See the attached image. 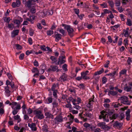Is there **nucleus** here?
Instances as JSON below:
<instances>
[{
    "label": "nucleus",
    "mask_w": 132,
    "mask_h": 132,
    "mask_svg": "<svg viewBox=\"0 0 132 132\" xmlns=\"http://www.w3.org/2000/svg\"><path fill=\"white\" fill-rule=\"evenodd\" d=\"M97 125L98 127H100L101 129L105 130H108L110 129V127L107 125H106L104 122H100L98 123Z\"/></svg>",
    "instance_id": "obj_4"
},
{
    "label": "nucleus",
    "mask_w": 132,
    "mask_h": 132,
    "mask_svg": "<svg viewBox=\"0 0 132 132\" xmlns=\"http://www.w3.org/2000/svg\"><path fill=\"white\" fill-rule=\"evenodd\" d=\"M42 67V66H40V68L41 69H40L39 70V74H42L44 72V69H41V67Z\"/></svg>",
    "instance_id": "obj_57"
},
{
    "label": "nucleus",
    "mask_w": 132,
    "mask_h": 132,
    "mask_svg": "<svg viewBox=\"0 0 132 132\" xmlns=\"http://www.w3.org/2000/svg\"><path fill=\"white\" fill-rule=\"evenodd\" d=\"M119 16L122 21H124L126 19V16L123 14H121Z\"/></svg>",
    "instance_id": "obj_37"
},
{
    "label": "nucleus",
    "mask_w": 132,
    "mask_h": 132,
    "mask_svg": "<svg viewBox=\"0 0 132 132\" xmlns=\"http://www.w3.org/2000/svg\"><path fill=\"white\" fill-rule=\"evenodd\" d=\"M55 41L56 42H58L59 40L61 39L62 37L61 34H58L57 32L55 31Z\"/></svg>",
    "instance_id": "obj_10"
},
{
    "label": "nucleus",
    "mask_w": 132,
    "mask_h": 132,
    "mask_svg": "<svg viewBox=\"0 0 132 132\" xmlns=\"http://www.w3.org/2000/svg\"><path fill=\"white\" fill-rule=\"evenodd\" d=\"M24 119L26 121H28V120L29 117L27 114H25L24 115L23 117Z\"/></svg>",
    "instance_id": "obj_50"
},
{
    "label": "nucleus",
    "mask_w": 132,
    "mask_h": 132,
    "mask_svg": "<svg viewBox=\"0 0 132 132\" xmlns=\"http://www.w3.org/2000/svg\"><path fill=\"white\" fill-rule=\"evenodd\" d=\"M30 12L32 13H34L36 12V9L34 6H32L31 7Z\"/></svg>",
    "instance_id": "obj_33"
},
{
    "label": "nucleus",
    "mask_w": 132,
    "mask_h": 132,
    "mask_svg": "<svg viewBox=\"0 0 132 132\" xmlns=\"http://www.w3.org/2000/svg\"><path fill=\"white\" fill-rule=\"evenodd\" d=\"M43 130L45 132H47L48 131V127L46 125H44L42 127Z\"/></svg>",
    "instance_id": "obj_28"
},
{
    "label": "nucleus",
    "mask_w": 132,
    "mask_h": 132,
    "mask_svg": "<svg viewBox=\"0 0 132 132\" xmlns=\"http://www.w3.org/2000/svg\"><path fill=\"white\" fill-rule=\"evenodd\" d=\"M65 106L67 108H69L70 110H71V109L72 108H71L72 106L70 103H68L66 104Z\"/></svg>",
    "instance_id": "obj_51"
},
{
    "label": "nucleus",
    "mask_w": 132,
    "mask_h": 132,
    "mask_svg": "<svg viewBox=\"0 0 132 132\" xmlns=\"http://www.w3.org/2000/svg\"><path fill=\"white\" fill-rule=\"evenodd\" d=\"M126 24L129 26H132V21L129 19L127 18V21L126 22Z\"/></svg>",
    "instance_id": "obj_24"
},
{
    "label": "nucleus",
    "mask_w": 132,
    "mask_h": 132,
    "mask_svg": "<svg viewBox=\"0 0 132 132\" xmlns=\"http://www.w3.org/2000/svg\"><path fill=\"white\" fill-rule=\"evenodd\" d=\"M14 118L15 120H17L18 122H20L21 120L20 116L18 115L14 116Z\"/></svg>",
    "instance_id": "obj_27"
},
{
    "label": "nucleus",
    "mask_w": 132,
    "mask_h": 132,
    "mask_svg": "<svg viewBox=\"0 0 132 132\" xmlns=\"http://www.w3.org/2000/svg\"><path fill=\"white\" fill-rule=\"evenodd\" d=\"M59 30V32L62 34V35H65V31L63 29H61L59 30Z\"/></svg>",
    "instance_id": "obj_40"
},
{
    "label": "nucleus",
    "mask_w": 132,
    "mask_h": 132,
    "mask_svg": "<svg viewBox=\"0 0 132 132\" xmlns=\"http://www.w3.org/2000/svg\"><path fill=\"white\" fill-rule=\"evenodd\" d=\"M50 67L51 68L52 71H55L56 70V72H58L61 70L59 69H58V67L57 65H51Z\"/></svg>",
    "instance_id": "obj_18"
},
{
    "label": "nucleus",
    "mask_w": 132,
    "mask_h": 132,
    "mask_svg": "<svg viewBox=\"0 0 132 132\" xmlns=\"http://www.w3.org/2000/svg\"><path fill=\"white\" fill-rule=\"evenodd\" d=\"M85 15L84 14H82L79 15L78 14L77 16L81 20H82L83 19V17Z\"/></svg>",
    "instance_id": "obj_55"
},
{
    "label": "nucleus",
    "mask_w": 132,
    "mask_h": 132,
    "mask_svg": "<svg viewBox=\"0 0 132 132\" xmlns=\"http://www.w3.org/2000/svg\"><path fill=\"white\" fill-rule=\"evenodd\" d=\"M41 14L42 17H44L47 15V12L46 10H43L41 12Z\"/></svg>",
    "instance_id": "obj_36"
},
{
    "label": "nucleus",
    "mask_w": 132,
    "mask_h": 132,
    "mask_svg": "<svg viewBox=\"0 0 132 132\" xmlns=\"http://www.w3.org/2000/svg\"><path fill=\"white\" fill-rule=\"evenodd\" d=\"M20 4V0H17L16 2H13L12 4V6L13 8L19 7Z\"/></svg>",
    "instance_id": "obj_12"
},
{
    "label": "nucleus",
    "mask_w": 132,
    "mask_h": 132,
    "mask_svg": "<svg viewBox=\"0 0 132 132\" xmlns=\"http://www.w3.org/2000/svg\"><path fill=\"white\" fill-rule=\"evenodd\" d=\"M17 104V102H13L11 103H10L9 104L10 106H11V108H14V106H15V105H16Z\"/></svg>",
    "instance_id": "obj_35"
},
{
    "label": "nucleus",
    "mask_w": 132,
    "mask_h": 132,
    "mask_svg": "<svg viewBox=\"0 0 132 132\" xmlns=\"http://www.w3.org/2000/svg\"><path fill=\"white\" fill-rule=\"evenodd\" d=\"M84 115L86 117H88L89 118H90L92 116L91 114L89 113L88 111H86L85 112V114H84Z\"/></svg>",
    "instance_id": "obj_25"
},
{
    "label": "nucleus",
    "mask_w": 132,
    "mask_h": 132,
    "mask_svg": "<svg viewBox=\"0 0 132 132\" xmlns=\"http://www.w3.org/2000/svg\"><path fill=\"white\" fill-rule=\"evenodd\" d=\"M15 106H16V107H14V108H15V109L18 110L21 109V106L20 105L18 104L17 103L16 105Z\"/></svg>",
    "instance_id": "obj_53"
},
{
    "label": "nucleus",
    "mask_w": 132,
    "mask_h": 132,
    "mask_svg": "<svg viewBox=\"0 0 132 132\" xmlns=\"http://www.w3.org/2000/svg\"><path fill=\"white\" fill-rule=\"evenodd\" d=\"M88 73L89 71L88 70H86L81 73V75L82 78V79L84 80L89 79H90V78L89 77L87 76L88 75Z\"/></svg>",
    "instance_id": "obj_6"
},
{
    "label": "nucleus",
    "mask_w": 132,
    "mask_h": 132,
    "mask_svg": "<svg viewBox=\"0 0 132 132\" xmlns=\"http://www.w3.org/2000/svg\"><path fill=\"white\" fill-rule=\"evenodd\" d=\"M46 33L48 35L50 36L53 34L54 32L53 30H48L47 31Z\"/></svg>",
    "instance_id": "obj_31"
},
{
    "label": "nucleus",
    "mask_w": 132,
    "mask_h": 132,
    "mask_svg": "<svg viewBox=\"0 0 132 132\" xmlns=\"http://www.w3.org/2000/svg\"><path fill=\"white\" fill-rule=\"evenodd\" d=\"M104 72V69L103 68H101L100 70L99 71H98L95 72L94 74L93 77L94 78H95V76L97 75H98L101 74L103 72Z\"/></svg>",
    "instance_id": "obj_19"
},
{
    "label": "nucleus",
    "mask_w": 132,
    "mask_h": 132,
    "mask_svg": "<svg viewBox=\"0 0 132 132\" xmlns=\"http://www.w3.org/2000/svg\"><path fill=\"white\" fill-rule=\"evenodd\" d=\"M110 61H107L106 62V63L104 65V67L105 68H108V65L109 64Z\"/></svg>",
    "instance_id": "obj_61"
},
{
    "label": "nucleus",
    "mask_w": 132,
    "mask_h": 132,
    "mask_svg": "<svg viewBox=\"0 0 132 132\" xmlns=\"http://www.w3.org/2000/svg\"><path fill=\"white\" fill-rule=\"evenodd\" d=\"M45 115L46 117V118H52L53 117V116L50 112H45Z\"/></svg>",
    "instance_id": "obj_22"
},
{
    "label": "nucleus",
    "mask_w": 132,
    "mask_h": 132,
    "mask_svg": "<svg viewBox=\"0 0 132 132\" xmlns=\"http://www.w3.org/2000/svg\"><path fill=\"white\" fill-rule=\"evenodd\" d=\"M6 84L7 86H8L9 85H10L12 89H13L15 88L14 83L12 81L10 82L9 81L7 80L6 81Z\"/></svg>",
    "instance_id": "obj_15"
},
{
    "label": "nucleus",
    "mask_w": 132,
    "mask_h": 132,
    "mask_svg": "<svg viewBox=\"0 0 132 132\" xmlns=\"http://www.w3.org/2000/svg\"><path fill=\"white\" fill-rule=\"evenodd\" d=\"M28 126L31 129L32 131H35L37 130V128L36 127V125L35 122H31L28 123Z\"/></svg>",
    "instance_id": "obj_7"
},
{
    "label": "nucleus",
    "mask_w": 132,
    "mask_h": 132,
    "mask_svg": "<svg viewBox=\"0 0 132 132\" xmlns=\"http://www.w3.org/2000/svg\"><path fill=\"white\" fill-rule=\"evenodd\" d=\"M123 32L124 36L126 37H128L129 36L128 31L124 30Z\"/></svg>",
    "instance_id": "obj_54"
},
{
    "label": "nucleus",
    "mask_w": 132,
    "mask_h": 132,
    "mask_svg": "<svg viewBox=\"0 0 132 132\" xmlns=\"http://www.w3.org/2000/svg\"><path fill=\"white\" fill-rule=\"evenodd\" d=\"M31 71L33 73L39 72V70L36 68H34Z\"/></svg>",
    "instance_id": "obj_34"
},
{
    "label": "nucleus",
    "mask_w": 132,
    "mask_h": 132,
    "mask_svg": "<svg viewBox=\"0 0 132 132\" xmlns=\"http://www.w3.org/2000/svg\"><path fill=\"white\" fill-rule=\"evenodd\" d=\"M77 103L75 104V105H74V106H73V108H75L77 110H79L80 109L81 107L80 106H79L78 105H77Z\"/></svg>",
    "instance_id": "obj_48"
},
{
    "label": "nucleus",
    "mask_w": 132,
    "mask_h": 132,
    "mask_svg": "<svg viewBox=\"0 0 132 132\" xmlns=\"http://www.w3.org/2000/svg\"><path fill=\"white\" fill-rule=\"evenodd\" d=\"M63 118L62 116L59 115L57 116L55 119V123L58 124L59 123H61L63 121Z\"/></svg>",
    "instance_id": "obj_8"
},
{
    "label": "nucleus",
    "mask_w": 132,
    "mask_h": 132,
    "mask_svg": "<svg viewBox=\"0 0 132 132\" xmlns=\"http://www.w3.org/2000/svg\"><path fill=\"white\" fill-rule=\"evenodd\" d=\"M50 59L54 62H55L57 61V58L54 56H51L50 57Z\"/></svg>",
    "instance_id": "obj_32"
},
{
    "label": "nucleus",
    "mask_w": 132,
    "mask_h": 132,
    "mask_svg": "<svg viewBox=\"0 0 132 132\" xmlns=\"http://www.w3.org/2000/svg\"><path fill=\"white\" fill-rule=\"evenodd\" d=\"M14 27V25L12 23L8 24V27L11 30H12Z\"/></svg>",
    "instance_id": "obj_46"
},
{
    "label": "nucleus",
    "mask_w": 132,
    "mask_h": 132,
    "mask_svg": "<svg viewBox=\"0 0 132 132\" xmlns=\"http://www.w3.org/2000/svg\"><path fill=\"white\" fill-rule=\"evenodd\" d=\"M67 80V75L65 73H63L59 78V80L61 82L66 81Z\"/></svg>",
    "instance_id": "obj_9"
},
{
    "label": "nucleus",
    "mask_w": 132,
    "mask_h": 132,
    "mask_svg": "<svg viewBox=\"0 0 132 132\" xmlns=\"http://www.w3.org/2000/svg\"><path fill=\"white\" fill-rule=\"evenodd\" d=\"M29 18H26V20L30 21L31 23L33 24L34 23L33 21L35 19V17L34 16H29Z\"/></svg>",
    "instance_id": "obj_21"
},
{
    "label": "nucleus",
    "mask_w": 132,
    "mask_h": 132,
    "mask_svg": "<svg viewBox=\"0 0 132 132\" xmlns=\"http://www.w3.org/2000/svg\"><path fill=\"white\" fill-rule=\"evenodd\" d=\"M113 106L115 108H117L118 107L121 106L120 103H114L113 104Z\"/></svg>",
    "instance_id": "obj_29"
},
{
    "label": "nucleus",
    "mask_w": 132,
    "mask_h": 132,
    "mask_svg": "<svg viewBox=\"0 0 132 132\" xmlns=\"http://www.w3.org/2000/svg\"><path fill=\"white\" fill-rule=\"evenodd\" d=\"M118 94V92L116 91H110L108 93V95H109L111 94L113 96L116 95Z\"/></svg>",
    "instance_id": "obj_26"
},
{
    "label": "nucleus",
    "mask_w": 132,
    "mask_h": 132,
    "mask_svg": "<svg viewBox=\"0 0 132 132\" xmlns=\"http://www.w3.org/2000/svg\"><path fill=\"white\" fill-rule=\"evenodd\" d=\"M19 32V30H13L11 33V37L13 38L14 37L18 35Z\"/></svg>",
    "instance_id": "obj_20"
},
{
    "label": "nucleus",
    "mask_w": 132,
    "mask_h": 132,
    "mask_svg": "<svg viewBox=\"0 0 132 132\" xmlns=\"http://www.w3.org/2000/svg\"><path fill=\"white\" fill-rule=\"evenodd\" d=\"M109 5L111 7H114V3L112 1H109L108 2Z\"/></svg>",
    "instance_id": "obj_42"
},
{
    "label": "nucleus",
    "mask_w": 132,
    "mask_h": 132,
    "mask_svg": "<svg viewBox=\"0 0 132 132\" xmlns=\"http://www.w3.org/2000/svg\"><path fill=\"white\" fill-rule=\"evenodd\" d=\"M47 100L48 102V103H51L52 102V98L51 97H48Z\"/></svg>",
    "instance_id": "obj_52"
},
{
    "label": "nucleus",
    "mask_w": 132,
    "mask_h": 132,
    "mask_svg": "<svg viewBox=\"0 0 132 132\" xmlns=\"http://www.w3.org/2000/svg\"><path fill=\"white\" fill-rule=\"evenodd\" d=\"M7 75L9 79L11 80H13V78L11 74L9 73H7Z\"/></svg>",
    "instance_id": "obj_64"
},
{
    "label": "nucleus",
    "mask_w": 132,
    "mask_h": 132,
    "mask_svg": "<svg viewBox=\"0 0 132 132\" xmlns=\"http://www.w3.org/2000/svg\"><path fill=\"white\" fill-rule=\"evenodd\" d=\"M4 20L5 22L9 23L10 20V18L9 17H5L4 18Z\"/></svg>",
    "instance_id": "obj_43"
},
{
    "label": "nucleus",
    "mask_w": 132,
    "mask_h": 132,
    "mask_svg": "<svg viewBox=\"0 0 132 132\" xmlns=\"http://www.w3.org/2000/svg\"><path fill=\"white\" fill-rule=\"evenodd\" d=\"M71 109L70 112L72 113L73 114H77L78 113V111H77L76 110H74Z\"/></svg>",
    "instance_id": "obj_56"
},
{
    "label": "nucleus",
    "mask_w": 132,
    "mask_h": 132,
    "mask_svg": "<svg viewBox=\"0 0 132 132\" xmlns=\"http://www.w3.org/2000/svg\"><path fill=\"white\" fill-rule=\"evenodd\" d=\"M132 88L130 86H127L125 88V90L127 92H129L131 91Z\"/></svg>",
    "instance_id": "obj_30"
},
{
    "label": "nucleus",
    "mask_w": 132,
    "mask_h": 132,
    "mask_svg": "<svg viewBox=\"0 0 132 132\" xmlns=\"http://www.w3.org/2000/svg\"><path fill=\"white\" fill-rule=\"evenodd\" d=\"M115 5L116 6H119L120 5V3L119 1L117 0L116 1Z\"/></svg>",
    "instance_id": "obj_58"
},
{
    "label": "nucleus",
    "mask_w": 132,
    "mask_h": 132,
    "mask_svg": "<svg viewBox=\"0 0 132 132\" xmlns=\"http://www.w3.org/2000/svg\"><path fill=\"white\" fill-rule=\"evenodd\" d=\"M128 98L126 96L121 97L120 98L121 102L123 104L130 105V104L131 102L128 100Z\"/></svg>",
    "instance_id": "obj_5"
},
{
    "label": "nucleus",
    "mask_w": 132,
    "mask_h": 132,
    "mask_svg": "<svg viewBox=\"0 0 132 132\" xmlns=\"http://www.w3.org/2000/svg\"><path fill=\"white\" fill-rule=\"evenodd\" d=\"M117 9L119 12L121 13L123 10V9L121 7H117Z\"/></svg>",
    "instance_id": "obj_63"
},
{
    "label": "nucleus",
    "mask_w": 132,
    "mask_h": 132,
    "mask_svg": "<svg viewBox=\"0 0 132 132\" xmlns=\"http://www.w3.org/2000/svg\"><path fill=\"white\" fill-rule=\"evenodd\" d=\"M82 113H80L79 114V118L82 119H83V121H86L87 120L86 118H85L82 116Z\"/></svg>",
    "instance_id": "obj_44"
},
{
    "label": "nucleus",
    "mask_w": 132,
    "mask_h": 132,
    "mask_svg": "<svg viewBox=\"0 0 132 132\" xmlns=\"http://www.w3.org/2000/svg\"><path fill=\"white\" fill-rule=\"evenodd\" d=\"M130 109H128L126 112V119L128 121L129 120L130 117Z\"/></svg>",
    "instance_id": "obj_17"
},
{
    "label": "nucleus",
    "mask_w": 132,
    "mask_h": 132,
    "mask_svg": "<svg viewBox=\"0 0 132 132\" xmlns=\"http://www.w3.org/2000/svg\"><path fill=\"white\" fill-rule=\"evenodd\" d=\"M40 48L42 49V50L44 51H46V48L45 46L44 45H40Z\"/></svg>",
    "instance_id": "obj_49"
},
{
    "label": "nucleus",
    "mask_w": 132,
    "mask_h": 132,
    "mask_svg": "<svg viewBox=\"0 0 132 132\" xmlns=\"http://www.w3.org/2000/svg\"><path fill=\"white\" fill-rule=\"evenodd\" d=\"M67 65L66 64H64L63 65L62 67V68L63 70L65 71H67L68 70L67 69Z\"/></svg>",
    "instance_id": "obj_41"
},
{
    "label": "nucleus",
    "mask_w": 132,
    "mask_h": 132,
    "mask_svg": "<svg viewBox=\"0 0 132 132\" xmlns=\"http://www.w3.org/2000/svg\"><path fill=\"white\" fill-rule=\"evenodd\" d=\"M23 21V19L21 18H20V19L17 20L15 19L14 20V23L17 25V26L18 27L19 26L21 22Z\"/></svg>",
    "instance_id": "obj_16"
},
{
    "label": "nucleus",
    "mask_w": 132,
    "mask_h": 132,
    "mask_svg": "<svg viewBox=\"0 0 132 132\" xmlns=\"http://www.w3.org/2000/svg\"><path fill=\"white\" fill-rule=\"evenodd\" d=\"M26 5L28 7V8L30 9L31 7V6L34 5L35 3L33 2L31 0H28V1L26 3Z\"/></svg>",
    "instance_id": "obj_14"
},
{
    "label": "nucleus",
    "mask_w": 132,
    "mask_h": 132,
    "mask_svg": "<svg viewBox=\"0 0 132 132\" xmlns=\"http://www.w3.org/2000/svg\"><path fill=\"white\" fill-rule=\"evenodd\" d=\"M100 5L102 8H106L108 7L107 4L106 3H103V4H100Z\"/></svg>",
    "instance_id": "obj_38"
},
{
    "label": "nucleus",
    "mask_w": 132,
    "mask_h": 132,
    "mask_svg": "<svg viewBox=\"0 0 132 132\" xmlns=\"http://www.w3.org/2000/svg\"><path fill=\"white\" fill-rule=\"evenodd\" d=\"M28 113L27 114L30 115L33 112L31 108H29L28 110Z\"/></svg>",
    "instance_id": "obj_62"
},
{
    "label": "nucleus",
    "mask_w": 132,
    "mask_h": 132,
    "mask_svg": "<svg viewBox=\"0 0 132 132\" xmlns=\"http://www.w3.org/2000/svg\"><path fill=\"white\" fill-rule=\"evenodd\" d=\"M13 109V110L12 111V113L13 115H15L17 114V113L18 112V110L15 109V108H14Z\"/></svg>",
    "instance_id": "obj_45"
},
{
    "label": "nucleus",
    "mask_w": 132,
    "mask_h": 132,
    "mask_svg": "<svg viewBox=\"0 0 132 132\" xmlns=\"http://www.w3.org/2000/svg\"><path fill=\"white\" fill-rule=\"evenodd\" d=\"M92 97L93 98H91L89 99L88 104L87 105V107L89 108H91V106H92L93 103L94 102L93 99L94 98V95H93Z\"/></svg>",
    "instance_id": "obj_13"
},
{
    "label": "nucleus",
    "mask_w": 132,
    "mask_h": 132,
    "mask_svg": "<svg viewBox=\"0 0 132 132\" xmlns=\"http://www.w3.org/2000/svg\"><path fill=\"white\" fill-rule=\"evenodd\" d=\"M57 27V26L56 24L55 23L53 22L50 29L52 30H54Z\"/></svg>",
    "instance_id": "obj_39"
},
{
    "label": "nucleus",
    "mask_w": 132,
    "mask_h": 132,
    "mask_svg": "<svg viewBox=\"0 0 132 132\" xmlns=\"http://www.w3.org/2000/svg\"><path fill=\"white\" fill-rule=\"evenodd\" d=\"M101 115L99 116V118L101 119L103 118L104 121L106 122H108L109 119L111 120V117L107 112L104 110H103L101 112Z\"/></svg>",
    "instance_id": "obj_1"
},
{
    "label": "nucleus",
    "mask_w": 132,
    "mask_h": 132,
    "mask_svg": "<svg viewBox=\"0 0 132 132\" xmlns=\"http://www.w3.org/2000/svg\"><path fill=\"white\" fill-rule=\"evenodd\" d=\"M4 90L7 96H9L10 95L11 93L9 87L7 86L5 87L4 88Z\"/></svg>",
    "instance_id": "obj_11"
},
{
    "label": "nucleus",
    "mask_w": 132,
    "mask_h": 132,
    "mask_svg": "<svg viewBox=\"0 0 132 132\" xmlns=\"http://www.w3.org/2000/svg\"><path fill=\"white\" fill-rule=\"evenodd\" d=\"M34 33V31L32 29L30 30L29 31V35L31 36L33 35Z\"/></svg>",
    "instance_id": "obj_59"
},
{
    "label": "nucleus",
    "mask_w": 132,
    "mask_h": 132,
    "mask_svg": "<svg viewBox=\"0 0 132 132\" xmlns=\"http://www.w3.org/2000/svg\"><path fill=\"white\" fill-rule=\"evenodd\" d=\"M65 29H66L68 32V34L70 37H72L74 36V30L71 26L69 25L65 27Z\"/></svg>",
    "instance_id": "obj_3"
},
{
    "label": "nucleus",
    "mask_w": 132,
    "mask_h": 132,
    "mask_svg": "<svg viewBox=\"0 0 132 132\" xmlns=\"http://www.w3.org/2000/svg\"><path fill=\"white\" fill-rule=\"evenodd\" d=\"M34 113L38 119H43L44 118L42 111L40 110H36L34 111Z\"/></svg>",
    "instance_id": "obj_2"
},
{
    "label": "nucleus",
    "mask_w": 132,
    "mask_h": 132,
    "mask_svg": "<svg viewBox=\"0 0 132 132\" xmlns=\"http://www.w3.org/2000/svg\"><path fill=\"white\" fill-rule=\"evenodd\" d=\"M57 90L56 89L55 90L53 91V95L54 97L56 98V99L57 98Z\"/></svg>",
    "instance_id": "obj_47"
},
{
    "label": "nucleus",
    "mask_w": 132,
    "mask_h": 132,
    "mask_svg": "<svg viewBox=\"0 0 132 132\" xmlns=\"http://www.w3.org/2000/svg\"><path fill=\"white\" fill-rule=\"evenodd\" d=\"M123 124L118 122L116 121L114 123V126L118 128H121Z\"/></svg>",
    "instance_id": "obj_23"
},
{
    "label": "nucleus",
    "mask_w": 132,
    "mask_h": 132,
    "mask_svg": "<svg viewBox=\"0 0 132 132\" xmlns=\"http://www.w3.org/2000/svg\"><path fill=\"white\" fill-rule=\"evenodd\" d=\"M73 10L75 13L77 15L79 14V10L78 9H74Z\"/></svg>",
    "instance_id": "obj_60"
}]
</instances>
